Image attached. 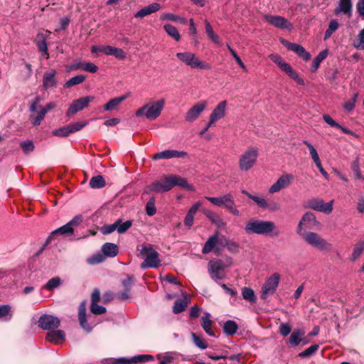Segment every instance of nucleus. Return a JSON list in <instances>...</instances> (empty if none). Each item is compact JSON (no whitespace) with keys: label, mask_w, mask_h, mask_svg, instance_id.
Wrapping results in <instances>:
<instances>
[{"label":"nucleus","mask_w":364,"mask_h":364,"mask_svg":"<svg viewBox=\"0 0 364 364\" xmlns=\"http://www.w3.org/2000/svg\"><path fill=\"white\" fill-rule=\"evenodd\" d=\"M60 321L58 318L52 315L45 314L38 319V326L43 330L52 331L58 328Z\"/></svg>","instance_id":"15"},{"label":"nucleus","mask_w":364,"mask_h":364,"mask_svg":"<svg viewBox=\"0 0 364 364\" xmlns=\"http://www.w3.org/2000/svg\"><path fill=\"white\" fill-rule=\"evenodd\" d=\"M205 198L213 205L224 207L234 215H239L240 211L235 203L234 197L231 193H226L219 197H208Z\"/></svg>","instance_id":"7"},{"label":"nucleus","mask_w":364,"mask_h":364,"mask_svg":"<svg viewBox=\"0 0 364 364\" xmlns=\"http://www.w3.org/2000/svg\"><path fill=\"white\" fill-rule=\"evenodd\" d=\"M358 96V94L355 93L350 100L344 103L343 107L346 111L351 112L354 109Z\"/></svg>","instance_id":"59"},{"label":"nucleus","mask_w":364,"mask_h":364,"mask_svg":"<svg viewBox=\"0 0 364 364\" xmlns=\"http://www.w3.org/2000/svg\"><path fill=\"white\" fill-rule=\"evenodd\" d=\"M154 357L151 355H138L131 358H120L113 361V364H131L140 362H147L152 360Z\"/></svg>","instance_id":"20"},{"label":"nucleus","mask_w":364,"mask_h":364,"mask_svg":"<svg viewBox=\"0 0 364 364\" xmlns=\"http://www.w3.org/2000/svg\"><path fill=\"white\" fill-rule=\"evenodd\" d=\"M90 311L94 314L100 315L106 312V309L97 304H91Z\"/></svg>","instance_id":"64"},{"label":"nucleus","mask_w":364,"mask_h":364,"mask_svg":"<svg viewBox=\"0 0 364 364\" xmlns=\"http://www.w3.org/2000/svg\"><path fill=\"white\" fill-rule=\"evenodd\" d=\"M61 284V279L59 277H53L48 281L44 288L47 290L52 291L57 288Z\"/></svg>","instance_id":"52"},{"label":"nucleus","mask_w":364,"mask_h":364,"mask_svg":"<svg viewBox=\"0 0 364 364\" xmlns=\"http://www.w3.org/2000/svg\"><path fill=\"white\" fill-rule=\"evenodd\" d=\"M164 28L167 34L175 41H178L181 39V35L178 29L171 24L167 23L164 26Z\"/></svg>","instance_id":"37"},{"label":"nucleus","mask_w":364,"mask_h":364,"mask_svg":"<svg viewBox=\"0 0 364 364\" xmlns=\"http://www.w3.org/2000/svg\"><path fill=\"white\" fill-rule=\"evenodd\" d=\"M269 58L272 62L277 64L283 71L285 70L289 64L284 62L281 56L277 54H271Z\"/></svg>","instance_id":"46"},{"label":"nucleus","mask_w":364,"mask_h":364,"mask_svg":"<svg viewBox=\"0 0 364 364\" xmlns=\"http://www.w3.org/2000/svg\"><path fill=\"white\" fill-rule=\"evenodd\" d=\"M11 307L9 305L0 306V318L5 321L11 319V315L10 314Z\"/></svg>","instance_id":"55"},{"label":"nucleus","mask_w":364,"mask_h":364,"mask_svg":"<svg viewBox=\"0 0 364 364\" xmlns=\"http://www.w3.org/2000/svg\"><path fill=\"white\" fill-rule=\"evenodd\" d=\"M364 250V241H359L353 247V252L350 257L351 261H355L362 254Z\"/></svg>","instance_id":"36"},{"label":"nucleus","mask_w":364,"mask_h":364,"mask_svg":"<svg viewBox=\"0 0 364 364\" xmlns=\"http://www.w3.org/2000/svg\"><path fill=\"white\" fill-rule=\"evenodd\" d=\"M191 302V298L189 295L184 292L182 294V297L176 300L173 306V312L175 314L183 312L188 304Z\"/></svg>","instance_id":"22"},{"label":"nucleus","mask_w":364,"mask_h":364,"mask_svg":"<svg viewBox=\"0 0 364 364\" xmlns=\"http://www.w3.org/2000/svg\"><path fill=\"white\" fill-rule=\"evenodd\" d=\"M228 245V240L225 236H222L220 237H218L217 235V245L216 248L215 250V254L219 255L220 252L226 247V246Z\"/></svg>","instance_id":"45"},{"label":"nucleus","mask_w":364,"mask_h":364,"mask_svg":"<svg viewBox=\"0 0 364 364\" xmlns=\"http://www.w3.org/2000/svg\"><path fill=\"white\" fill-rule=\"evenodd\" d=\"M81 69L91 73H95L97 71L98 68L94 63L88 62L82 63L81 65Z\"/></svg>","instance_id":"63"},{"label":"nucleus","mask_w":364,"mask_h":364,"mask_svg":"<svg viewBox=\"0 0 364 364\" xmlns=\"http://www.w3.org/2000/svg\"><path fill=\"white\" fill-rule=\"evenodd\" d=\"M37 46L39 51L47 55L46 58H48V46L46 38L43 34H38L37 36Z\"/></svg>","instance_id":"38"},{"label":"nucleus","mask_w":364,"mask_h":364,"mask_svg":"<svg viewBox=\"0 0 364 364\" xmlns=\"http://www.w3.org/2000/svg\"><path fill=\"white\" fill-rule=\"evenodd\" d=\"M338 23L337 20L333 19L331 20L329 23L328 27L325 32L324 34V40H327L329 38L333 32H335L338 28Z\"/></svg>","instance_id":"47"},{"label":"nucleus","mask_w":364,"mask_h":364,"mask_svg":"<svg viewBox=\"0 0 364 364\" xmlns=\"http://www.w3.org/2000/svg\"><path fill=\"white\" fill-rule=\"evenodd\" d=\"M323 200L320 198H311L307 201V208L318 210L320 205L322 204Z\"/></svg>","instance_id":"57"},{"label":"nucleus","mask_w":364,"mask_h":364,"mask_svg":"<svg viewBox=\"0 0 364 364\" xmlns=\"http://www.w3.org/2000/svg\"><path fill=\"white\" fill-rule=\"evenodd\" d=\"M304 336L305 331L303 329H295L289 338V343L292 346H296L304 339Z\"/></svg>","instance_id":"31"},{"label":"nucleus","mask_w":364,"mask_h":364,"mask_svg":"<svg viewBox=\"0 0 364 364\" xmlns=\"http://www.w3.org/2000/svg\"><path fill=\"white\" fill-rule=\"evenodd\" d=\"M294 179V176L290 173H284L269 187V193L274 194L288 188Z\"/></svg>","instance_id":"11"},{"label":"nucleus","mask_w":364,"mask_h":364,"mask_svg":"<svg viewBox=\"0 0 364 364\" xmlns=\"http://www.w3.org/2000/svg\"><path fill=\"white\" fill-rule=\"evenodd\" d=\"M318 222L316 220V217L314 213L311 212L306 213L301 221L299 222L298 227H297V233L299 235H302V226L304 225L309 229H314L318 225Z\"/></svg>","instance_id":"17"},{"label":"nucleus","mask_w":364,"mask_h":364,"mask_svg":"<svg viewBox=\"0 0 364 364\" xmlns=\"http://www.w3.org/2000/svg\"><path fill=\"white\" fill-rule=\"evenodd\" d=\"M70 128L68 125L62 127L58 129H53L52 134L58 137H66L70 134Z\"/></svg>","instance_id":"49"},{"label":"nucleus","mask_w":364,"mask_h":364,"mask_svg":"<svg viewBox=\"0 0 364 364\" xmlns=\"http://www.w3.org/2000/svg\"><path fill=\"white\" fill-rule=\"evenodd\" d=\"M323 119L328 124L333 127H336L338 129H341L343 132L347 133V130L344 128H343L339 124H338L336 122H335L329 115L328 114H323Z\"/></svg>","instance_id":"60"},{"label":"nucleus","mask_w":364,"mask_h":364,"mask_svg":"<svg viewBox=\"0 0 364 364\" xmlns=\"http://www.w3.org/2000/svg\"><path fill=\"white\" fill-rule=\"evenodd\" d=\"M21 147L23 151L26 154H28L31 152H32L34 150V148H35L33 141H31L30 140L21 142Z\"/></svg>","instance_id":"58"},{"label":"nucleus","mask_w":364,"mask_h":364,"mask_svg":"<svg viewBox=\"0 0 364 364\" xmlns=\"http://www.w3.org/2000/svg\"><path fill=\"white\" fill-rule=\"evenodd\" d=\"M201 326L205 332L210 336L216 337L215 331L213 329V321L211 315L208 312H205L201 317Z\"/></svg>","instance_id":"25"},{"label":"nucleus","mask_w":364,"mask_h":364,"mask_svg":"<svg viewBox=\"0 0 364 364\" xmlns=\"http://www.w3.org/2000/svg\"><path fill=\"white\" fill-rule=\"evenodd\" d=\"M191 337L194 344L200 349L205 350L208 348L205 341L197 336L195 333H191Z\"/></svg>","instance_id":"50"},{"label":"nucleus","mask_w":364,"mask_h":364,"mask_svg":"<svg viewBox=\"0 0 364 364\" xmlns=\"http://www.w3.org/2000/svg\"><path fill=\"white\" fill-rule=\"evenodd\" d=\"M87 122H78L68 124L70 133L72 134L81 130L84 127L87 125Z\"/></svg>","instance_id":"62"},{"label":"nucleus","mask_w":364,"mask_h":364,"mask_svg":"<svg viewBox=\"0 0 364 364\" xmlns=\"http://www.w3.org/2000/svg\"><path fill=\"white\" fill-rule=\"evenodd\" d=\"M85 80V76L83 75H78L75 77H71L70 80H68L64 87L66 88L70 87L72 86L79 85L82 82H83Z\"/></svg>","instance_id":"42"},{"label":"nucleus","mask_w":364,"mask_h":364,"mask_svg":"<svg viewBox=\"0 0 364 364\" xmlns=\"http://www.w3.org/2000/svg\"><path fill=\"white\" fill-rule=\"evenodd\" d=\"M279 281L280 274L277 272H274L268 277L262 287L261 299L266 300L269 296L273 295L277 289Z\"/></svg>","instance_id":"8"},{"label":"nucleus","mask_w":364,"mask_h":364,"mask_svg":"<svg viewBox=\"0 0 364 364\" xmlns=\"http://www.w3.org/2000/svg\"><path fill=\"white\" fill-rule=\"evenodd\" d=\"M146 213L149 216H153L156 213V208L155 207V198L151 197L146 205Z\"/></svg>","instance_id":"53"},{"label":"nucleus","mask_w":364,"mask_h":364,"mask_svg":"<svg viewBox=\"0 0 364 364\" xmlns=\"http://www.w3.org/2000/svg\"><path fill=\"white\" fill-rule=\"evenodd\" d=\"M264 18L269 24L276 28L287 30L292 28V24L282 16L266 14Z\"/></svg>","instance_id":"16"},{"label":"nucleus","mask_w":364,"mask_h":364,"mask_svg":"<svg viewBox=\"0 0 364 364\" xmlns=\"http://www.w3.org/2000/svg\"><path fill=\"white\" fill-rule=\"evenodd\" d=\"M208 103L206 100H200L192 106L185 115V120L188 122H193L204 112Z\"/></svg>","instance_id":"12"},{"label":"nucleus","mask_w":364,"mask_h":364,"mask_svg":"<svg viewBox=\"0 0 364 364\" xmlns=\"http://www.w3.org/2000/svg\"><path fill=\"white\" fill-rule=\"evenodd\" d=\"M161 9V5L159 3H153L147 6L140 9L134 14L135 18H144Z\"/></svg>","instance_id":"28"},{"label":"nucleus","mask_w":364,"mask_h":364,"mask_svg":"<svg viewBox=\"0 0 364 364\" xmlns=\"http://www.w3.org/2000/svg\"><path fill=\"white\" fill-rule=\"evenodd\" d=\"M282 44L289 50H292L296 53L304 60L307 61L310 59V53L307 52L303 46L296 43H289L287 41H282Z\"/></svg>","instance_id":"19"},{"label":"nucleus","mask_w":364,"mask_h":364,"mask_svg":"<svg viewBox=\"0 0 364 364\" xmlns=\"http://www.w3.org/2000/svg\"><path fill=\"white\" fill-rule=\"evenodd\" d=\"M165 105V100L160 99L155 102L146 103L143 107L136 110L135 115L137 117L145 116L149 120H155L158 118Z\"/></svg>","instance_id":"5"},{"label":"nucleus","mask_w":364,"mask_h":364,"mask_svg":"<svg viewBox=\"0 0 364 364\" xmlns=\"http://www.w3.org/2000/svg\"><path fill=\"white\" fill-rule=\"evenodd\" d=\"M82 222V216L80 215L75 216L70 221L62 227L53 230L50 237L49 240H51L56 235L68 236L71 235L74 229L77 227Z\"/></svg>","instance_id":"10"},{"label":"nucleus","mask_w":364,"mask_h":364,"mask_svg":"<svg viewBox=\"0 0 364 364\" xmlns=\"http://www.w3.org/2000/svg\"><path fill=\"white\" fill-rule=\"evenodd\" d=\"M333 200H331L328 203H324V201L323 200L322 204L320 205L318 211L326 214H330L333 210Z\"/></svg>","instance_id":"56"},{"label":"nucleus","mask_w":364,"mask_h":364,"mask_svg":"<svg viewBox=\"0 0 364 364\" xmlns=\"http://www.w3.org/2000/svg\"><path fill=\"white\" fill-rule=\"evenodd\" d=\"M176 57L181 62L191 68L210 69V65L208 63L200 61L196 55L191 52L177 53Z\"/></svg>","instance_id":"9"},{"label":"nucleus","mask_w":364,"mask_h":364,"mask_svg":"<svg viewBox=\"0 0 364 364\" xmlns=\"http://www.w3.org/2000/svg\"><path fill=\"white\" fill-rule=\"evenodd\" d=\"M86 301H82L79 306L78 317L81 327L87 332H90L92 326L88 324L86 319Z\"/></svg>","instance_id":"23"},{"label":"nucleus","mask_w":364,"mask_h":364,"mask_svg":"<svg viewBox=\"0 0 364 364\" xmlns=\"http://www.w3.org/2000/svg\"><path fill=\"white\" fill-rule=\"evenodd\" d=\"M304 144L309 148L310 155L314 161L316 166L321 164V160L319 158V156L316 150V149L314 147V146L308 141H304Z\"/></svg>","instance_id":"39"},{"label":"nucleus","mask_w":364,"mask_h":364,"mask_svg":"<svg viewBox=\"0 0 364 364\" xmlns=\"http://www.w3.org/2000/svg\"><path fill=\"white\" fill-rule=\"evenodd\" d=\"M259 156L258 149L254 146L249 147L239 157L238 167L242 171H248L257 163Z\"/></svg>","instance_id":"6"},{"label":"nucleus","mask_w":364,"mask_h":364,"mask_svg":"<svg viewBox=\"0 0 364 364\" xmlns=\"http://www.w3.org/2000/svg\"><path fill=\"white\" fill-rule=\"evenodd\" d=\"M56 71L51 70L44 73L43 77V86L47 90L57 86V80L55 78Z\"/></svg>","instance_id":"27"},{"label":"nucleus","mask_w":364,"mask_h":364,"mask_svg":"<svg viewBox=\"0 0 364 364\" xmlns=\"http://www.w3.org/2000/svg\"><path fill=\"white\" fill-rule=\"evenodd\" d=\"M205 31L209 37V38L215 43L216 44H221L220 39L219 36L215 33L210 23L205 20Z\"/></svg>","instance_id":"35"},{"label":"nucleus","mask_w":364,"mask_h":364,"mask_svg":"<svg viewBox=\"0 0 364 364\" xmlns=\"http://www.w3.org/2000/svg\"><path fill=\"white\" fill-rule=\"evenodd\" d=\"M187 155V153L185 151H180L177 150H164L160 152L156 153L154 155L153 159L159 160V159H168L172 158H181Z\"/></svg>","instance_id":"21"},{"label":"nucleus","mask_w":364,"mask_h":364,"mask_svg":"<svg viewBox=\"0 0 364 364\" xmlns=\"http://www.w3.org/2000/svg\"><path fill=\"white\" fill-rule=\"evenodd\" d=\"M130 95L129 92L126 93L124 95L120 96L109 100V102L104 105V109L106 111L114 110L117 108V106L126 100Z\"/></svg>","instance_id":"30"},{"label":"nucleus","mask_w":364,"mask_h":364,"mask_svg":"<svg viewBox=\"0 0 364 364\" xmlns=\"http://www.w3.org/2000/svg\"><path fill=\"white\" fill-rule=\"evenodd\" d=\"M223 332L227 336H232L237 333L238 325L232 320L225 321L223 326Z\"/></svg>","instance_id":"32"},{"label":"nucleus","mask_w":364,"mask_h":364,"mask_svg":"<svg viewBox=\"0 0 364 364\" xmlns=\"http://www.w3.org/2000/svg\"><path fill=\"white\" fill-rule=\"evenodd\" d=\"M105 259V257L103 255V254L98 252L88 257L87 259V262L90 265H95L104 262Z\"/></svg>","instance_id":"48"},{"label":"nucleus","mask_w":364,"mask_h":364,"mask_svg":"<svg viewBox=\"0 0 364 364\" xmlns=\"http://www.w3.org/2000/svg\"><path fill=\"white\" fill-rule=\"evenodd\" d=\"M115 223H117V230L119 233L125 232L129 228H131L132 224L129 220L122 222L120 219L117 220Z\"/></svg>","instance_id":"51"},{"label":"nucleus","mask_w":364,"mask_h":364,"mask_svg":"<svg viewBox=\"0 0 364 364\" xmlns=\"http://www.w3.org/2000/svg\"><path fill=\"white\" fill-rule=\"evenodd\" d=\"M284 72H285L291 78L294 80L298 84L301 85L304 84V80L299 76L298 73L292 69L290 65L286 68Z\"/></svg>","instance_id":"43"},{"label":"nucleus","mask_w":364,"mask_h":364,"mask_svg":"<svg viewBox=\"0 0 364 364\" xmlns=\"http://www.w3.org/2000/svg\"><path fill=\"white\" fill-rule=\"evenodd\" d=\"M138 257L144 258V262L140 264L143 269L146 268H157L161 264L159 253L153 249L151 245H142L138 246Z\"/></svg>","instance_id":"3"},{"label":"nucleus","mask_w":364,"mask_h":364,"mask_svg":"<svg viewBox=\"0 0 364 364\" xmlns=\"http://www.w3.org/2000/svg\"><path fill=\"white\" fill-rule=\"evenodd\" d=\"M161 20H168L175 22H179L181 23H185L186 19L179 16L175 15L172 13H164L161 16Z\"/></svg>","instance_id":"44"},{"label":"nucleus","mask_w":364,"mask_h":364,"mask_svg":"<svg viewBox=\"0 0 364 364\" xmlns=\"http://www.w3.org/2000/svg\"><path fill=\"white\" fill-rule=\"evenodd\" d=\"M232 258L227 257L225 259H212L208 262V270L210 277L215 282L223 280L226 277L225 269L232 264Z\"/></svg>","instance_id":"4"},{"label":"nucleus","mask_w":364,"mask_h":364,"mask_svg":"<svg viewBox=\"0 0 364 364\" xmlns=\"http://www.w3.org/2000/svg\"><path fill=\"white\" fill-rule=\"evenodd\" d=\"M328 51L327 49L322 50L320 52L318 55L314 58L311 68V71L312 73H314L317 70L318 68L320 63L325 60L328 56Z\"/></svg>","instance_id":"34"},{"label":"nucleus","mask_w":364,"mask_h":364,"mask_svg":"<svg viewBox=\"0 0 364 364\" xmlns=\"http://www.w3.org/2000/svg\"><path fill=\"white\" fill-rule=\"evenodd\" d=\"M101 250L105 257H114L118 254L119 252L118 246L112 242L105 243L102 245Z\"/></svg>","instance_id":"29"},{"label":"nucleus","mask_w":364,"mask_h":364,"mask_svg":"<svg viewBox=\"0 0 364 364\" xmlns=\"http://www.w3.org/2000/svg\"><path fill=\"white\" fill-rule=\"evenodd\" d=\"M242 295L245 300L248 301L251 303L256 301V296L254 291L249 287H244L242 289Z\"/></svg>","instance_id":"40"},{"label":"nucleus","mask_w":364,"mask_h":364,"mask_svg":"<svg viewBox=\"0 0 364 364\" xmlns=\"http://www.w3.org/2000/svg\"><path fill=\"white\" fill-rule=\"evenodd\" d=\"M205 215L206 217L214 224L215 225H220V223L222 222V220L220 217L215 213L210 211V210H205L204 211Z\"/></svg>","instance_id":"54"},{"label":"nucleus","mask_w":364,"mask_h":364,"mask_svg":"<svg viewBox=\"0 0 364 364\" xmlns=\"http://www.w3.org/2000/svg\"><path fill=\"white\" fill-rule=\"evenodd\" d=\"M175 186L184 188L187 190H192L193 188L189 185L186 180L176 175H171L164 177L161 180L155 181L144 189V193H164L170 191Z\"/></svg>","instance_id":"1"},{"label":"nucleus","mask_w":364,"mask_h":364,"mask_svg":"<svg viewBox=\"0 0 364 364\" xmlns=\"http://www.w3.org/2000/svg\"><path fill=\"white\" fill-rule=\"evenodd\" d=\"M217 245V234L210 237L208 240L205 242L203 248V254H208L211 251H214L216 248Z\"/></svg>","instance_id":"33"},{"label":"nucleus","mask_w":364,"mask_h":364,"mask_svg":"<svg viewBox=\"0 0 364 364\" xmlns=\"http://www.w3.org/2000/svg\"><path fill=\"white\" fill-rule=\"evenodd\" d=\"M245 231L248 235L255 234L273 237H277L279 234L274 222L256 218H252L246 223Z\"/></svg>","instance_id":"2"},{"label":"nucleus","mask_w":364,"mask_h":364,"mask_svg":"<svg viewBox=\"0 0 364 364\" xmlns=\"http://www.w3.org/2000/svg\"><path fill=\"white\" fill-rule=\"evenodd\" d=\"M301 235L304 237V240L307 243H309L315 248L325 250L328 246L327 242L317 233L313 232H309L306 233L302 232V235Z\"/></svg>","instance_id":"13"},{"label":"nucleus","mask_w":364,"mask_h":364,"mask_svg":"<svg viewBox=\"0 0 364 364\" xmlns=\"http://www.w3.org/2000/svg\"><path fill=\"white\" fill-rule=\"evenodd\" d=\"M318 349V345H316V344L312 345L310 347H309L308 348H306L305 350L301 352L299 354V356L301 358H306V357L310 356L312 354H314L316 351H317Z\"/></svg>","instance_id":"61"},{"label":"nucleus","mask_w":364,"mask_h":364,"mask_svg":"<svg viewBox=\"0 0 364 364\" xmlns=\"http://www.w3.org/2000/svg\"><path fill=\"white\" fill-rule=\"evenodd\" d=\"M90 186L92 188H101L105 186V181L102 176H94L90 181Z\"/></svg>","instance_id":"41"},{"label":"nucleus","mask_w":364,"mask_h":364,"mask_svg":"<svg viewBox=\"0 0 364 364\" xmlns=\"http://www.w3.org/2000/svg\"><path fill=\"white\" fill-rule=\"evenodd\" d=\"M65 334L62 330H52L47 333L46 340L54 344H60L64 342Z\"/></svg>","instance_id":"24"},{"label":"nucleus","mask_w":364,"mask_h":364,"mask_svg":"<svg viewBox=\"0 0 364 364\" xmlns=\"http://www.w3.org/2000/svg\"><path fill=\"white\" fill-rule=\"evenodd\" d=\"M227 105L225 100L221 101L217 105L210 115V124H215L216 122L225 117Z\"/></svg>","instance_id":"18"},{"label":"nucleus","mask_w":364,"mask_h":364,"mask_svg":"<svg viewBox=\"0 0 364 364\" xmlns=\"http://www.w3.org/2000/svg\"><path fill=\"white\" fill-rule=\"evenodd\" d=\"M336 15L345 14L348 16L352 14V2L351 0H339L338 6L334 10Z\"/></svg>","instance_id":"26"},{"label":"nucleus","mask_w":364,"mask_h":364,"mask_svg":"<svg viewBox=\"0 0 364 364\" xmlns=\"http://www.w3.org/2000/svg\"><path fill=\"white\" fill-rule=\"evenodd\" d=\"M94 99L93 97L87 96L79 98L76 100H74L70 107L67 111V115L70 116L76 114L77 112L82 110L84 108L88 107L89 103L92 101Z\"/></svg>","instance_id":"14"}]
</instances>
